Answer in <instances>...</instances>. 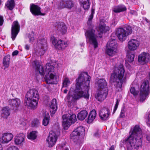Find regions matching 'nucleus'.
Instances as JSON below:
<instances>
[{
    "label": "nucleus",
    "instance_id": "nucleus-1",
    "mask_svg": "<svg viewBox=\"0 0 150 150\" xmlns=\"http://www.w3.org/2000/svg\"><path fill=\"white\" fill-rule=\"evenodd\" d=\"M91 77L86 72L81 73L76 79L75 89L72 94L69 91L67 98L69 102H72L79 99L82 97L88 99L89 89Z\"/></svg>",
    "mask_w": 150,
    "mask_h": 150
},
{
    "label": "nucleus",
    "instance_id": "nucleus-2",
    "mask_svg": "<svg viewBox=\"0 0 150 150\" xmlns=\"http://www.w3.org/2000/svg\"><path fill=\"white\" fill-rule=\"evenodd\" d=\"M32 66L36 71H38L42 75H45V79L48 84H54L57 81V76L54 70V67L51 63H47L43 68L37 60L33 61Z\"/></svg>",
    "mask_w": 150,
    "mask_h": 150
},
{
    "label": "nucleus",
    "instance_id": "nucleus-3",
    "mask_svg": "<svg viewBox=\"0 0 150 150\" xmlns=\"http://www.w3.org/2000/svg\"><path fill=\"white\" fill-rule=\"evenodd\" d=\"M115 69L111 74L110 80L117 83V86L121 88L123 82L125 81L126 76L125 75V70L122 64H118L115 67Z\"/></svg>",
    "mask_w": 150,
    "mask_h": 150
},
{
    "label": "nucleus",
    "instance_id": "nucleus-4",
    "mask_svg": "<svg viewBox=\"0 0 150 150\" xmlns=\"http://www.w3.org/2000/svg\"><path fill=\"white\" fill-rule=\"evenodd\" d=\"M39 95L38 91L35 89L28 91L25 96L24 104L31 109H35L38 105Z\"/></svg>",
    "mask_w": 150,
    "mask_h": 150
},
{
    "label": "nucleus",
    "instance_id": "nucleus-5",
    "mask_svg": "<svg viewBox=\"0 0 150 150\" xmlns=\"http://www.w3.org/2000/svg\"><path fill=\"white\" fill-rule=\"evenodd\" d=\"M125 145L127 150H137L138 147L141 146L142 144V139H140L128 137L122 141Z\"/></svg>",
    "mask_w": 150,
    "mask_h": 150
},
{
    "label": "nucleus",
    "instance_id": "nucleus-6",
    "mask_svg": "<svg viewBox=\"0 0 150 150\" xmlns=\"http://www.w3.org/2000/svg\"><path fill=\"white\" fill-rule=\"evenodd\" d=\"M132 32V27L129 25H127L124 28L118 29L117 34L119 39L121 41L125 40L129 35Z\"/></svg>",
    "mask_w": 150,
    "mask_h": 150
},
{
    "label": "nucleus",
    "instance_id": "nucleus-7",
    "mask_svg": "<svg viewBox=\"0 0 150 150\" xmlns=\"http://www.w3.org/2000/svg\"><path fill=\"white\" fill-rule=\"evenodd\" d=\"M62 125L65 129H67L72 123H74L77 120L76 115L72 113L63 115L62 116Z\"/></svg>",
    "mask_w": 150,
    "mask_h": 150
},
{
    "label": "nucleus",
    "instance_id": "nucleus-8",
    "mask_svg": "<svg viewBox=\"0 0 150 150\" xmlns=\"http://www.w3.org/2000/svg\"><path fill=\"white\" fill-rule=\"evenodd\" d=\"M150 93L149 82L147 81H144L141 86L140 93V101L143 102L148 98Z\"/></svg>",
    "mask_w": 150,
    "mask_h": 150
},
{
    "label": "nucleus",
    "instance_id": "nucleus-9",
    "mask_svg": "<svg viewBox=\"0 0 150 150\" xmlns=\"http://www.w3.org/2000/svg\"><path fill=\"white\" fill-rule=\"evenodd\" d=\"M85 35L90 44L93 45L95 48H97L98 46L97 40L98 36L95 30L93 29L88 30L85 33Z\"/></svg>",
    "mask_w": 150,
    "mask_h": 150
},
{
    "label": "nucleus",
    "instance_id": "nucleus-10",
    "mask_svg": "<svg viewBox=\"0 0 150 150\" xmlns=\"http://www.w3.org/2000/svg\"><path fill=\"white\" fill-rule=\"evenodd\" d=\"M51 40L55 47L59 50H63L67 46V42L61 40H58L54 37L52 38Z\"/></svg>",
    "mask_w": 150,
    "mask_h": 150
},
{
    "label": "nucleus",
    "instance_id": "nucleus-11",
    "mask_svg": "<svg viewBox=\"0 0 150 150\" xmlns=\"http://www.w3.org/2000/svg\"><path fill=\"white\" fill-rule=\"evenodd\" d=\"M74 6V4L72 0H61L58 5V8H67L71 9Z\"/></svg>",
    "mask_w": 150,
    "mask_h": 150
},
{
    "label": "nucleus",
    "instance_id": "nucleus-12",
    "mask_svg": "<svg viewBox=\"0 0 150 150\" xmlns=\"http://www.w3.org/2000/svg\"><path fill=\"white\" fill-rule=\"evenodd\" d=\"M57 137L55 132L52 131L50 132L49 136L46 140L48 143L49 147H52L55 144Z\"/></svg>",
    "mask_w": 150,
    "mask_h": 150
},
{
    "label": "nucleus",
    "instance_id": "nucleus-13",
    "mask_svg": "<svg viewBox=\"0 0 150 150\" xmlns=\"http://www.w3.org/2000/svg\"><path fill=\"white\" fill-rule=\"evenodd\" d=\"M129 137L134 138H137L139 139H142V131L139 125H136L134 126Z\"/></svg>",
    "mask_w": 150,
    "mask_h": 150
},
{
    "label": "nucleus",
    "instance_id": "nucleus-14",
    "mask_svg": "<svg viewBox=\"0 0 150 150\" xmlns=\"http://www.w3.org/2000/svg\"><path fill=\"white\" fill-rule=\"evenodd\" d=\"M20 29V26L17 21H14L12 25L11 38L14 40L19 33Z\"/></svg>",
    "mask_w": 150,
    "mask_h": 150
},
{
    "label": "nucleus",
    "instance_id": "nucleus-15",
    "mask_svg": "<svg viewBox=\"0 0 150 150\" xmlns=\"http://www.w3.org/2000/svg\"><path fill=\"white\" fill-rule=\"evenodd\" d=\"M41 8L38 6L34 4H31L30 6V10L32 13L35 16L42 15H45V13L41 12Z\"/></svg>",
    "mask_w": 150,
    "mask_h": 150
},
{
    "label": "nucleus",
    "instance_id": "nucleus-16",
    "mask_svg": "<svg viewBox=\"0 0 150 150\" xmlns=\"http://www.w3.org/2000/svg\"><path fill=\"white\" fill-rule=\"evenodd\" d=\"M150 60V55L148 53L143 52L138 56V60L142 64L148 62Z\"/></svg>",
    "mask_w": 150,
    "mask_h": 150
},
{
    "label": "nucleus",
    "instance_id": "nucleus-17",
    "mask_svg": "<svg viewBox=\"0 0 150 150\" xmlns=\"http://www.w3.org/2000/svg\"><path fill=\"white\" fill-rule=\"evenodd\" d=\"M139 45L138 40L135 39H132L128 42L127 47L129 50L134 51L137 49Z\"/></svg>",
    "mask_w": 150,
    "mask_h": 150
},
{
    "label": "nucleus",
    "instance_id": "nucleus-18",
    "mask_svg": "<svg viewBox=\"0 0 150 150\" xmlns=\"http://www.w3.org/2000/svg\"><path fill=\"white\" fill-rule=\"evenodd\" d=\"M108 94V89L100 90L98 91L96 98L98 101H102L106 98Z\"/></svg>",
    "mask_w": 150,
    "mask_h": 150
},
{
    "label": "nucleus",
    "instance_id": "nucleus-19",
    "mask_svg": "<svg viewBox=\"0 0 150 150\" xmlns=\"http://www.w3.org/2000/svg\"><path fill=\"white\" fill-rule=\"evenodd\" d=\"M109 115V110L108 108H104L100 111L99 116L102 120H107Z\"/></svg>",
    "mask_w": 150,
    "mask_h": 150
},
{
    "label": "nucleus",
    "instance_id": "nucleus-20",
    "mask_svg": "<svg viewBox=\"0 0 150 150\" xmlns=\"http://www.w3.org/2000/svg\"><path fill=\"white\" fill-rule=\"evenodd\" d=\"M8 102L11 108L14 110H16L20 105L21 101L18 98H16L9 100Z\"/></svg>",
    "mask_w": 150,
    "mask_h": 150
},
{
    "label": "nucleus",
    "instance_id": "nucleus-21",
    "mask_svg": "<svg viewBox=\"0 0 150 150\" xmlns=\"http://www.w3.org/2000/svg\"><path fill=\"white\" fill-rule=\"evenodd\" d=\"M13 135L10 133H4L2 135L1 139L2 142L4 143H7L13 139Z\"/></svg>",
    "mask_w": 150,
    "mask_h": 150
},
{
    "label": "nucleus",
    "instance_id": "nucleus-22",
    "mask_svg": "<svg viewBox=\"0 0 150 150\" xmlns=\"http://www.w3.org/2000/svg\"><path fill=\"white\" fill-rule=\"evenodd\" d=\"M25 135L22 133L18 134L15 137L14 142L16 144H23L25 141Z\"/></svg>",
    "mask_w": 150,
    "mask_h": 150
},
{
    "label": "nucleus",
    "instance_id": "nucleus-23",
    "mask_svg": "<svg viewBox=\"0 0 150 150\" xmlns=\"http://www.w3.org/2000/svg\"><path fill=\"white\" fill-rule=\"evenodd\" d=\"M109 28L108 26H106L105 24L100 23L97 30L99 37L100 38L101 37L102 34L109 30Z\"/></svg>",
    "mask_w": 150,
    "mask_h": 150
},
{
    "label": "nucleus",
    "instance_id": "nucleus-24",
    "mask_svg": "<svg viewBox=\"0 0 150 150\" xmlns=\"http://www.w3.org/2000/svg\"><path fill=\"white\" fill-rule=\"evenodd\" d=\"M11 109L8 107L3 108L1 113V116L4 118L7 119L10 114Z\"/></svg>",
    "mask_w": 150,
    "mask_h": 150
},
{
    "label": "nucleus",
    "instance_id": "nucleus-25",
    "mask_svg": "<svg viewBox=\"0 0 150 150\" xmlns=\"http://www.w3.org/2000/svg\"><path fill=\"white\" fill-rule=\"evenodd\" d=\"M50 111L52 114H54L57 109V101L55 99H53L51 101L50 105Z\"/></svg>",
    "mask_w": 150,
    "mask_h": 150
},
{
    "label": "nucleus",
    "instance_id": "nucleus-26",
    "mask_svg": "<svg viewBox=\"0 0 150 150\" xmlns=\"http://www.w3.org/2000/svg\"><path fill=\"white\" fill-rule=\"evenodd\" d=\"M57 30L62 34H65L67 32V27L63 22H59L57 25Z\"/></svg>",
    "mask_w": 150,
    "mask_h": 150
},
{
    "label": "nucleus",
    "instance_id": "nucleus-27",
    "mask_svg": "<svg viewBox=\"0 0 150 150\" xmlns=\"http://www.w3.org/2000/svg\"><path fill=\"white\" fill-rule=\"evenodd\" d=\"M97 83L98 87L100 89V90L107 89L106 87L107 82L105 79H100L98 81Z\"/></svg>",
    "mask_w": 150,
    "mask_h": 150
},
{
    "label": "nucleus",
    "instance_id": "nucleus-28",
    "mask_svg": "<svg viewBox=\"0 0 150 150\" xmlns=\"http://www.w3.org/2000/svg\"><path fill=\"white\" fill-rule=\"evenodd\" d=\"M96 115V112L95 110H93L89 113L88 118L87 122L91 123L95 118Z\"/></svg>",
    "mask_w": 150,
    "mask_h": 150
},
{
    "label": "nucleus",
    "instance_id": "nucleus-29",
    "mask_svg": "<svg viewBox=\"0 0 150 150\" xmlns=\"http://www.w3.org/2000/svg\"><path fill=\"white\" fill-rule=\"evenodd\" d=\"M90 0H79L80 5L85 10H87L90 7Z\"/></svg>",
    "mask_w": 150,
    "mask_h": 150
},
{
    "label": "nucleus",
    "instance_id": "nucleus-30",
    "mask_svg": "<svg viewBox=\"0 0 150 150\" xmlns=\"http://www.w3.org/2000/svg\"><path fill=\"white\" fill-rule=\"evenodd\" d=\"M80 136L76 133L75 131H73L70 135V139L71 140L77 144L79 141Z\"/></svg>",
    "mask_w": 150,
    "mask_h": 150
},
{
    "label": "nucleus",
    "instance_id": "nucleus-31",
    "mask_svg": "<svg viewBox=\"0 0 150 150\" xmlns=\"http://www.w3.org/2000/svg\"><path fill=\"white\" fill-rule=\"evenodd\" d=\"M126 7L124 5H119L118 6H115L113 9V11L115 13H119L122 12L126 10Z\"/></svg>",
    "mask_w": 150,
    "mask_h": 150
},
{
    "label": "nucleus",
    "instance_id": "nucleus-32",
    "mask_svg": "<svg viewBox=\"0 0 150 150\" xmlns=\"http://www.w3.org/2000/svg\"><path fill=\"white\" fill-rule=\"evenodd\" d=\"M43 43H42L41 45V48L39 50V54L40 55H43L45 52V51L47 48L46 41L44 39L42 40Z\"/></svg>",
    "mask_w": 150,
    "mask_h": 150
},
{
    "label": "nucleus",
    "instance_id": "nucleus-33",
    "mask_svg": "<svg viewBox=\"0 0 150 150\" xmlns=\"http://www.w3.org/2000/svg\"><path fill=\"white\" fill-rule=\"evenodd\" d=\"M107 47L108 48L117 49V44L115 40H110L107 43Z\"/></svg>",
    "mask_w": 150,
    "mask_h": 150
},
{
    "label": "nucleus",
    "instance_id": "nucleus-34",
    "mask_svg": "<svg viewBox=\"0 0 150 150\" xmlns=\"http://www.w3.org/2000/svg\"><path fill=\"white\" fill-rule=\"evenodd\" d=\"M88 115L87 111L85 110L81 111L78 115V118L80 120H83Z\"/></svg>",
    "mask_w": 150,
    "mask_h": 150
},
{
    "label": "nucleus",
    "instance_id": "nucleus-35",
    "mask_svg": "<svg viewBox=\"0 0 150 150\" xmlns=\"http://www.w3.org/2000/svg\"><path fill=\"white\" fill-rule=\"evenodd\" d=\"M73 131H75L77 134L80 135L83 134L85 132L84 129L82 126H79L75 129Z\"/></svg>",
    "mask_w": 150,
    "mask_h": 150
},
{
    "label": "nucleus",
    "instance_id": "nucleus-36",
    "mask_svg": "<svg viewBox=\"0 0 150 150\" xmlns=\"http://www.w3.org/2000/svg\"><path fill=\"white\" fill-rule=\"evenodd\" d=\"M106 52L109 56H112L115 55L117 52V49L107 48Z\"/></svg>",
    "mask_w": 150,
    "mask_h": 150
},
{
    "label": "nucleus",
    "instance_id": "nucleus-37",
    "mask_svg": "<svg viewBox=\"0 0 150 150\" xmlns=\"http://www.w3.org/2000/svg\"><path fill=\"white\" fill-rule=\"evenodd\" d=\"M5 6L10 10H12L15 6V3L14 0L8 1L6 3Z\"/></svg>",
    "mask_w": 150,
    "mask_h": 150
},
{
    "label": "nucleus",
    "instance_id": "nucleus-38",
    "mask_svg": "<svg viewBox=\"0 0 150 150\" xmlns=\"http://www.w3.org/2000/svg\"><path fill=\"white\" fill-rule=\"evenodd\" d=\"M10 60V56L8 55L5 57L3 60V65L6 67L7 68L9 65Z\"/></svg>",
    "mask_w": 150,
    "mask_h": 150
},
{
    "label": "nucleus",
    "instance_id": "nucleus-39",
    "mask_svg": "<svg viewBox=\"0 0 150 150\" xmlns=\"http://www.w3.org/2000/svg\"><path fill=\"white\" fill-rule=\"evenodd\" d=\"M50 115L48 113L46 114L43 120L42 124L45 126H47L49 123Z\"/></svg>",
    "mask_w": 150,
    "mask_h": 150
},
{
    "label": "nucleus",
    "instance_id": "nucleus-40",
    "mask_svg": "<svg viewBox=\"0 0 150 150\" xmlns=\"http://www.w3.org/2000/svg\"><path fill=\"white\" fill-rule=\"evenodd\" d=\"M37 132L36 131H33L31 132L28 136V138L31 139H35L37 136L36 134Z\"/></svg>",
    "mask_w": 150,
    "mask_h": 150
},
{
    "label": "nucleus",
    "instance_id": "nucleus-41",
    "mask_svg": "<svg viewBox=\"0 0 150 150\" xmlns=\"http://www.w3.org/2000/svg\"><path fill=\"white\" fill-rule=\"evenodd\" d=\"M71 83L70 81L67 78H65L63 80L62 86L63 87H67Z\"/></svg>",
    "mask_w": 150,
    "mask_h": 150
},
{
    "label": "nucleus",
    "instance_id": "nucleus-42",
    "mask_svg": "<svg viewBox=\"0 0 150 150\" xmlns=\"http://www.w3.org/2000/svg\"><path fill=\"white\" fill-rule=\"evenodd\" d=\"M32 126L33 127H37L40 125V122L37 119L33 120L31 123Z\"/></svg>",
    "mask_w": 150,
    "mask_h": 150
},
{
    "label": "nucleus",
    "instance_id": "nucleus-43",
    "mask_svg": "<svg viewBox=\"0 0 150 150\" xmlns=\"http://www.w3.org/2000/svg\"><path fill=\"white\" fill-rule=\"evenodd\" d=\"M134 55L133 54L129 53L127 55L128 61L130 62H132L134 60Z\"/></svg>",
    "mask_w": 150,
    "mask_h": 150
},
{
    "label": "nucleus",
    "instance_id": "nucleus-44",
    "mask_svg": "<svg viewBox=\"0 0 150 150\" xmlns=\"http://www.w3.org/2000/svg\"><path fill=\"white\" fill-rule=\"evenodd\" d=\"M28 38L29 39V41L30 42H33L35 38V35L33 32H32L29 35Z\"/></svg>",
    "mask_w": 150,
    "mask_h": 150
},
{
    "label": "nucleus",
    "instance_id": "nucleus-45",
    "mask_svg": "<svg viewBox=\"0 0 150 150\" xmlns=\"http://www.w3.org/2000/svg\"><path fill=\"white\" fill-rule=\"evenodd\" d=\"M130 91L131 93L135 97L138 94V92L135 90V88L134 87H131Z\"/></svg>",
    "mask_w": 150,
    "mask_h": 150
},
{
    "label": "nucleus",
    "instance_id": "nucleus-46",
    "mask_svg": "<svg viewBox=\"0 0 150 150\" xmlns=\"http://www.w3.org/2000/svg\"><path fill=\"white\" fill-rule=\"evenodd\" d=\"M6 150H19L18 148L15 146H11L8 148Z\"/></svg>",
    "mask_w": 150,
    "mask_h": 150
},
{
    "label": "nucleus",
    "instance_id": "nucleus-47",
    "mask_svg": "<svg viewBox=\"0 0 150 150\" xmlns=\"http://www.w3.org/2000/svg\"><path fill=\"white\" fill-rule=\"evenodd\" d=\"M119 101H120V100H119L118 99H117V100H116V104H115V106L114 107V110H113L114 112L116 111V110L117 109V108L118 107V104H119Z\"/></svg>",
    "mask_w": 150,
    "mask_h": 150
},
{
    "label": "nucleus",
    "instance_id": "nucleus-48",
    "mask_svg": "<svg viewBox=\"0 0 150 150\" xmlns=\"http://www.w3.org/2000/svg\"><path fill=\"white\" fill-rule=\"evenodd\" d=\"M93 14H91L90 15V16L88 21L87 22L88 24H91V21L92 19L93 18Z\"/></svg>",
    "mask_w": 150,
    "mask_h": 150
},
{
    "label": "nucleus",
    "instance_id": "nucleus-49",
    "mask_svg": "<svg viewBox=\"0 0 150 150\" xmlns=\"http://www.w3.org/2000/svg\"><path fill=\"white\" fill-rule=\"evenodd\" d=\"M129 14L131 15H134L136 16L137 15V12L133 10H131L129 12Z\"/></svg>",
    "mask_w": 150,
    "mask_h": 150
},
{
    "label": "nucleus",
    "instance_id": "nucleus-50",
    "mask_svg": "<svg viewBox=\"0 0 150 150\" xmlns=\"http://www.w3.org/2000/svg\"><path fill=\"white\" fill-rule=\"evenodd\" d=\"M4 22L3 17V16L0 15V25H3Z\"/></svg>",
    "mask_w": 150,
    "mask_h": 150
},
{
    "label": "nucleus",
    "instance_id": "nucleus-51",
    "mask_svg": "<svg viewBox=\"0 0 150 150\" xmlns=\"http://www.w3.org/2000/svg\"><path fill=\"white\" fill-rule=\"evenodd\" d=\"M94 135L96 137H98L100 136V132L98 131H97L95 133Z\"/></svg>",
    "mask_w": 150,
    "mask_h": 150
},
{
    "label": "nucleus",
    "instance_id": "nucleus-52",
    "mask_svg": "<svg viewBox=\"0 0 150 150\" xmlns=\"http://www.w3.org/2000/svg\"><path fill=\"white\" fill-rule=\"evenodd\" d=\"M18 53V52L17 50H15L12 53L13 56H15L17 55Z\"/></svg>",
    "mask_w": 150,
    "mask_h": 150
},
{
    "label": "nucleus",
    "instance_id": "nucleus-53",
    "mask_svg": "<svg viewBox=\"0 0 150 150\" xmlns=\"http://www.w3.org/2000/svg\"><path fill=\"white\" fill-rule=\"evenodd\" d=\"M125 116L124 113V111L123 110H121L120 113V117H123Z\"/></svg>",
    "mask_w": 150,
    "mask_h": 150
},
{
    "label": "nucleus",
    "instance_id": "nucleus-54",
    "mask_svg": "<svg viewBox=\"0 0 150 150\" xmlns=\"http://www.w3.org/2000/svg\"><path fill=\"white\" fill-rule=\"evenodd\" d=\"M30 46L28 45H26L25 46V49L27 50H28L29 49Z\"/></svg>",
    "mask_w": 150,
    "mask_h": 150
},
{
    "label": "nucleus",
    "instance_id": "nucleus-55",
    "mask_svg": "<svg viewBox=\"0 0 150 150\" xmlns=\"http://www.w3.org/2000/svg\"><path fill=\"white\" fill-rule=\"evenodd\" d=\"M146 139L148 142H150V135L146 136Z\"/></svg>",
    "mask_w": 150,
    "mask_h": 150
},
{
    "label": "nucleus",
    "instance_id": "nucleus-56",
    "mask_svg": "<svg viewBox=\"0 0 150 150\" xmlns=\"http://www.w3.org/2000/svg\"><path fill=\"white\" fill-rule=\"evenodd\" d=\"M146 123L147 125L149 127H150V121H146Z\"/></svg>",
    "mask_w": 150,
    "mask_h": 150
},
{
    "label": "nucleus",
    "instance_id": "nucleus-57",
    "mask_svg": "<svg viewBox=\"0 0 150 150\" xmlns=\"http://www.w3.org/2000/svg\"><path fill=\"white\" fill-rule=\"evenodd\" d=\"M109 150H114V146L112 145Z\"/></svg>",
    "mask_w": 150,
    "mask_h": 150
},
{
    "label": "nucleus",
    "instance_id": "nucleus-58",
    "mask_svg": "<svg viewBox=\"0 0 150 150\" xmlns=\"http://www.w3.org/2000/svg\"><path fill=\"white\" fill-rule=\"evenodd\" d=\"M94 11H95V9L94 8H92L91 10V14H94Z\"/></svg>",
    "mask_w": 150,
    "mask_h": 150
},
{
    "label": "nucleus",
    "instance_id": "nucleus-59",
    "mask_svg": "<svg viewBox=\"0 0 150 150\" xmlns=\"http://www.w3.org/2000/svg\"><path fill=\"white\" fill-rule=\"evenodd\" d=\"M146 121H150V114L148 115Z\"/></svg>",
    "mask_w": 150,
    "mask_h": 150
},
{
    "label": "nucleus",
    "instance_id": "nucleus-60",
    "mask_svg": "<svg viewBox=\"0 0 150 150\" xmlns=\"http://www.w3.org/2000/svg\"><path fill=\"white\" fill-rule=\"evenodd\" d=\"M67 89H65L64 91V93H67Z\"/></svg>",
    "mask_w": 150,
    "mask_h": 150
},
{
    "label": "nucleus",
    "instance_id": "nucleus-61",
    "mask_svg": "<svg viewBox=\"0 0 150 150\" xmlns=\"http://www.w3.org/2000/svg\"><path fill=\"white\" fill-rule=\"evenodd\" d=\"M0 150H3V148L2 145L0 143Z\"/></svg>",
    "mask_w": 150,
    "mask_h": 150
},
{
    "label": "nucleus",
    "instance_id": "nucleus-62",
    "mask_svg": "<svg viewBox=\"0 0 150 150\" xmlns=\"http://www.w3.org/2000/svg\"><path fill=\"white\" fill-rule=\"evenodd\" d=\"M114 59H115V60H116V59H116V58H112V59H111V61L112 62H113L114 61Z\"/></svg>",
    "mask_w": 150,
    "mask_h": 150
},
{
    "label": "nucleus",
    "instance_id": "nucleus-63",
    "mask_svg": "<svg viewBox=\"0 0 150 150\" xmlns=\"http://www.w3.org/2000/svg\"><path fill=\"white\" fill-rule=\"evenodd\" d=\"M146 21L147 23H149V21L147 19H146Z\"/></svg>",
    "mask_w": 150,
    "mask_h": 150
},
{
    "label": "nucleus",
    "instance_id": "nucleus-64",
    "mask_svg": "<svg viewBox=\"0 0 150 150\" xmlns=\"http://www.w3.org/2000/svg\"><path fill=\"white\" fill-rule=\"evenodd\" d=\"M59 148V146H58L57 147V149H58V148Z\"/></svg>",
    "mask_w": 150,
    "mask_h": 150
}]
</instances>
